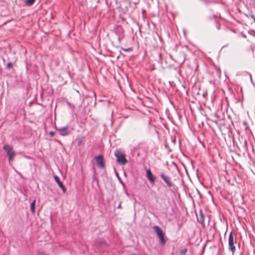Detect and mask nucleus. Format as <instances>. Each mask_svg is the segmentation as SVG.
<instances>
[{
	"label": "nucleus",
	"mask_w": 255,
	"mask_h": 255,
	"mask_svg": "<svg viewBox=\"0 0 255 255\" xmlns=\"http://www.w3.org/2000/svg\"><path fill=\"white\" fill-rule=\"evenodd\" d=\"M35 200H34L30 204V210L32 213H34L35 212Z\"/></svg>",
	"instance_id": "11"
},
{
	"label": "nucleus",
	"mask_w": 255,
	"mask_h": 255,
	"mask_svg": "<svg viewBox=\"0 0 255 255\" xmlns=\"http://www.w3.org/2000/svg\"><path fill=\"white\" fill-rule=\"evenodd\" d=\"M12 66H13L12 63L11 62H9L6 65V68L9 69V68H12Z\"/></svg>",
	"instance_id": "14"
},
{
	"label": "nucleus",
	"mask_w": 255,
	"mask_h": 255,
	"mask_svg": "<svg viewBox=\"0 0 255 255\" xmlns=\"http://www.w3.org/2000/svg\"><path fill=\"white\" fill-rule=\"evenodd\" d=\"M3 150L6 153V155L8 157L9 162L12 161L15 156V153L13 150L12 147L8 144H6L3 146Z\"/></svg>",
	"instance_id": "1"
},
{
	"label": "nucleus",
	"mask_w": 255,
	"mask_h": 255,
	"mask_svg": "<svg viewBox=\"0 0 255 255\" xmlns=\"http://www.w3.org/2000/svg\"><path fill=\"white\" fill-rule=\"evenodd\" d=\"M146 177L150 182V183L154 184L156 179V177L152 175L150 170L149 169H146Z\"/></svg>",
	"instance_id": "7"
},
{
	"label": "nucleus",
	"mask_w": 255,
	"mask_h": 255,
	"mask_svg": "<svg viewBox=\"0 0 255 255\" xmlns=\"http://www.w3.org/2000/svg\"><path fill=\"white\" fill-rule=\"evenodd\" d=\"M35 0H25V4L27 5L30 6L35 2Z\"/></svg>",
	"instance_id": "12"
},
{
	"label": "nucleus",
	"mask_w": 255,
	"mask_h": 255,
	"mask_svg": "<svg viewBox=\"0 0 255 255\" xmlns=\"http://www.w3.org/2000/svg\"><path fill=\"white\" fill-rule=\"evenodd\" d=\"M117 158V161L120 164L124 165L128 163L125 155L120 150H116L114 153Z\"/></svg>",
	"instance_id": "2"
},
{
	"label": "nucleus",
	"mask_w": 255,
	"mask_h": 255,
	"mask_svg": "<svg viewBox=\"0 0 255 255\" xmlns=\"http://www.w3.org/2000/svg\"><path fill=\"white\" fill-rule=\"evenodd\" d=\"M250 79H251V81H252V75H250Z\"/></svg>",
	"instance_id": "22"
},
{
	"label": "nucleus",
	"mask_w": 255,
	"mask_h": 255,
	"mask_svg": "<svg viewBox=\"0 0 255 255\" xmlns=\"http://www.w3.org/2000/svg\"><path fill=\"white\" fill-rule=\"evenodd\" d=\"M160 176L165 182L168 187H170L173 185V184L170 180V177L166 175L164 172H161L160 173Z\"/></svg>",
	"instance_id": "4"
},
{
	"label": "nucleus",
	"mask_w": 255,
	"mask_h": 255,
	"mask_svg": "<svg viewBox=\"0 0 255 255\" xmlns=\"http://www.w3.org/2000/svg\"><path fill=\"white\" fill-rule=\"evenodd\" d=\"M200 0L201 1H202L203 2H204L206 4H208V2L207 0Z\"/></svg>",
	"instance_id": "16"
},
{
	"label": "nucleus",
	"mask_w": 255,
	"mask_h": 255,
	"mask_svg": "<svg viewBox=\"0 0 255 255\" xmlns=\"http://www.w3.org/2000/svg\"><path fill=\"white\" fill-rule=\"evenodd\" d=\"M59 134L62 136H65L69 134L70 132L68 126L60 127L57 129Z\"/></svg>",
	"instance_id": "6"
},
{
	"label": "nucleus",
	"mask_w": 255,
	"mask_h": 255,
	"mask_svg": "<svg viewBox=\"0 0 255 255\" xmlns=\"http://www.w3.org/2000/svg\"><path fill=\"white\" fill-rule=\"evenodd\" d=\"M252 17L253 18V19H254V21L255 22V16H252Z\"/></svg>",
	"instance_id": "21"
},
{
	"label": "nucleus",
	"mask_w": 255,
	"mask_h": 255,
	"mask_svg": "<svg viewBox=\"0 0 255 255\" xmlns=\"http://www.w3.org/2000/svg\"><path fill=\"white\" fill-rule=\"evenodd\" d=\"M236 242V239L234 238L233 233L231 232L229 237V249L231 251L233 255L234 254L236 251V247L234 245Z\"/></svg>",
	"instance_id": "3"
},
{
	"label": "nucleus",
	"mask_w": 255,
	"mask_h": 255,
	"mask_svg": "<svg viewBox=\"0 0 255 255\" xmlns=\"http://www.w3.org/2000/svg\"><path fill=\"white\" fill-rule=\"evenodd\" d=\"M153 229L154 230V232L157 234V236L163 233L161 229L157 226H154L153 227Z\"/></svg>",
	"instance_id": "9"
},
{
	"label": "nucleus",
	"mask_w": 255,
	"mask_h": 255,
	"mask_svg": "<svg viewBox=\"0 0 255 255\" xmlns=\"http://www.w3.org/2000/svg\"><path fill=\"white\" fill-rule=\"evenodd\" d=\"M81 142H82V141L81 140L79 141V142L78 143V145H80L81 144Z\"/></svg>",
	"instance_id": "20"
},
{
	"label": "nucleus",
	"mask_w": 255,
	"mask_h": 255,
	"mask_svg": "<svg viewBox=\"0 0 255 255\" xmlns=\"http://www.w3.org/2000/svg\"><path fill=\"white\" fill-rule=\"evenodd\" d=\"M157 236L159 238L161 243L162 245H164L166 243V241L164 239V234L162 233V234L158 235Z\"/></svg>",
	"instance_id": "10"
},
{
	"label": "nucleus",
	"mask_w": 255,
	"mask_h": 255,
	"mask_svg": "<svg viewBox=\"0 0 255 255\" xmlns=\"http://www.w3.org/2000/svg\"><path fill=\"white\" fill-rule=\"evenodd\" d=\"M204 221L203 220V215L202 214L201 215V216L200 217V222L202 223Z\"/></svg>",
	"instance_id": "15"
},
{
	"label": "nucleus",
	"mask_w": 255,
	"mask_h": 255,
	"mask_svg": "<svg viewBox=\"0 0 255 255\" xmlns=\"http://www.w3.org/2000/svg\"><path fill=\"white\" fill-rule=\"evenodd\" d=\"M95 159L96 161L98 167L103 168L105 167V163L104 162L103 157L102 155H98L95 157Z\"/></svg>",
	"instance_id": "5"
},
{
	"label": "nucleus",
	"mask_w": 255,
	"mask_h": 255,
	"mask_svg": "<svg viewBox=\"0 0 255 255\" xmlns=\"http://www.w3.org/2000/svg\"><path fill=\"white\" fill-rule=\"evenodd\" d=\"M244 125H246V123L245 122H244Z\"/></svg>",
	"instance_id": "23"
},
{
	"label": "nucleus",
	"mask_w": 255,
	"mask_h": 255,
	"mask_svg": "<svg viewBox=\"0 0 255 255\" xmlns=\"http://www.w3.org/2000/svg\"><path fill=\"white\" fill-rule=\"evenodd\" d=\"M187 249L186 248H183L180 251V255H186L185 254L187 252Z\"/></svg>",
	"instance_id": "13"
},
{
	"label": "nucleus",
	"mask_w": 255,
	"mask_h": 255,
	"mask_svg": "<svg viewBox=\"0 0 255 255\" xmlns=\"http://www.w3.org/2000/svg\"><path fill=\"white\" fill-rule=\"evenodd\" d=\"M131 48H128V49H124V50L126 51H129L131 50Z\"/></svg>",
	"instance_id": "17"
},
{
	"label": "nucleus",
	"mask_w": 255,
	"mask_h": 255,
	"mask_svg": "<svg viewBox=\"0 0 255 255\" xmlns=\"http://www.w3.org/2000/svg\"><path fill=\"white\" fill-rule=\"evenodd\" d=\"M121 204H122V202H120L119 204V205H118V207H117L118 208H119V209H121Z\"/></svg>",
	"instance_id": "19"
},
{
	"label": "nucleus",
	"mask_w": 255,
	"mask_h": 255,
	"mask_svg": "<svg viewBox=\"0 0 255 255\" xmlns=\"http://www.w3.org/2000/svg\"><path fill=\"white\" fill-rule=\"evenodd\" d=\"M54 134H55L54 132L52 131H50V132H49V134H50L51 136H54Z\"/></svg>",
	"instance_id": "18"
},
{
	"label": "nucleus",
	"mask_w": 255,
	"mask_h": 255,
	"mask_svg": "<svg viewBox=\"0 0 255 255\" xmlns=\"http://www.w3.org/2000/svg\"><path fill=\"white\" fill-rule=\"evenodd\" d=\"M54 177L56 183L58 184L59 186L62 189L63 192L65 193L66 191V189L63 184V183L60 181L58 176L57 175H55Z\"/></svg>",
	"instance_id": "8"
}]
</instances>
